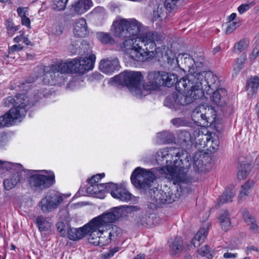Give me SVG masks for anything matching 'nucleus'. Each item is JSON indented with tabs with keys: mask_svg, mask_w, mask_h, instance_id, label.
Masks as SVG:
<instances>
[{
	"mask_svg": "<svg viewBox=\"0 0 259 259\" xmlns=\"http://www.w3.org/2000/svg\"><path fill=\"white\" fill-rule=\"evenodd\" d=\"M144 29L142 24L134 18L125 19L118 16L113 22L112 30L115 36L123 38L137 36L125 39L122 47L132 61H145L154 55L157 45L163 40L162 36L157 32H143Z\"/></svg>",
	"mask_w": 259,
	"mask_h": 259,
	"instance_id": "1",
	"label": "nucleus"
},
{
	"mask_svg": "<svg viewBox=\"0 0 259 259\" xmlns=\"http://www.w3.org/2000/svg\"><path fill=\"white\" fill-rule=\"evenodd\" d=\"M188 159L186 151L180 148L170 147L161 149L156 153V160L160 165L165 164L167 178L174 185H180L187 180V168L183 162V158Z\"/></svg>",
	"mask_w": 259,
	"mask_h": 259,
	"instance_id": "2",
	"label": "nucleus"
},
{
	"mask_svg": "<svg viewBox=\"0 0 259 259\" xmlns=\"http://www.w3.org/2000/svg\"><path fill=\"white\" fill-rule=\"evenodd\" d=\"M161 71H153L148 73L145 83L141 85L143 77L140 72L125 71L115 77L124 84L131 93L137 98L147 95L149 91L158 90L162 86Z\"/></svg>",
	"mask_w": 259,
	"mask_h": 259,
	"instance_id": "3",
	"label": "nucleus"
},
{
	"mask_svg": "<svg viewBox=\"0 0 259 259\" xmlns=\"http://www.w3.org/2000/svg\"><path fill=\"white\" fill-rule=\"evenodd\" d=\"M189 84L191 88H194L196 90H200L201 97L204 93L211 94L212 91L217 89L219 84L217 76L211 71L199 72L195 75L188 76V78H182L179 80L177 88L179 90H184Z\"/></svg>",
	"mask_w": 259,
	"mask_h": 259,
	"instance_id": "4",
	"label": "nucleus"
},
{
	"mask_svg": "<svg viewBox=\"0 0 259 259\" xmlns=\"http://www.w3.org/2000/svg\"><path fill=\"white\" fill-rule=\"evenodd\" d=\"M120 216L119 209L115 208L92 219L89 223V227L88 229L89 243L94 246H98L99 234H103V228L113 223Z\"/></svg>",
	"mask_w": 259,
	"mask_h": 259,
	"instance_id": "5",
	"label": "nucleus"
},
{
	"mask_svg": "<svg viewBox=\"0 0 259 259\" xmlns=\"http://www.w3.org/2000/svg\"><path fill=\"white\" fill-rule=\"evenodd\" d=\"M179 82V81L176 84V89L178 93H173L166 98L164 101L165 105L170 108L177 109L180 105H186L201 97L200 90L196 91L194 88L189 86V84L185 89L180 90L177 88Z\"/></svg>",
	"mask_w": 259,
	"mask_h": 259,
	"instance_id": "6",
	"label": "nucleus"
},
{
	"mask_svg": "<svg viewBox=\"0 0 259 259\" xmlns=\"http://www.w3.org/2000/svg\"><path fill=\"white\" fill-rule=\"evenodd\" d=\"M63 64H65V62L61 61L55 64L44 67V75L45 77L48 78V81H46L45 83L59 85L64 83L65 81V74L70 72L66 66L63 67Z\"/></svg>",
	"mask_w": 259,
	"mask_h": 259,
	"instance_id": "7",
	"label": "nucleus"
},
{
	"mask_svg": "<svg viewBox=\"0 0 259 259\" xmlns=\"http://www.w3.org/2000/svg\"><path fill=\"white\" fill-rule=\"evenodd\" d=\"M63 64H65V62L61 61L55 64L44 67V75L45 77L48 78V81H46L45 83L59 85L64 83L65 81V74L70 72L66 66L63 67Z\"/></svg>",
	"mask_w": 259,
	"mask_h": 259,
	"instance_id": "8",
	"label": "nucleus"
},
{
	"mask_svg": "<svg viewBox=\"0 0 259 259\" xmlns=\"http://www.w3.org/2000/svg\"><path fill=\"white\" fill-rule=\"evenodd\" d=\"M156 176L153 169H146L138 167L133 171L131 180L133 185L138 189H147L155 180Z\"/></svg>",
	"mask_w": 259,
	"mask_h": 259,
	"instance_id": "9",
	"label": "nucleus"
},
{
	"mask_svg": "<svg viewBox=\"0 0 259 259\" xmlns=\"http://www.w3.org/2000/svg\"><path fill=\"white\" fill-rule=\"evenodd\" d=\"M95 60V55H90L88 57H77L65 62L63 67L66 66L70 73L83 74L93 69Z\"/></svg>",
	"mask_w": 259,
	"mask_h": 259,
	"instance_id": "10",
	"label": "nucleus"
},
{
	"mask_svg": "<svg viewBox=\"0 0 259 259\" xmlns=\"http://www.w3.org/2000/svg\"><path fill=\"white\" fill-rule=\"evenodd\" d=\"M41 97L39 94L33 97H29L26 94H20L15 96V106L11 109V111L19 113V111L23 110V117L25 116L28 108L32 107L37 102Z\"/></svg>",
	"mask_w": 259,
	"mask_h": 259,
	"instance_id": "11",
	"label": "nucleus"
},
{
	"mask_svg": "<svg viewBox=\"0 0 259 259\" xmlns=\"http://www.w3.org/2000/svg\"><path fill=\"white\" fill-rule=\"evenodd\" d=\"M30 187L35 190H42L52 186L55 182V175L51 174L49 176L41 174L32 175L29 178Z\"/></svg>",
	"mask_w": 259,
	"mask_h": 259,
	"instance_id": "12",
	"label": "nucleus"
},
{
	"mask_svg": "<svg viewBox=\"0 0 259 259\" xmlns=\"http://www.w3.org/2000/svg\"><path fill=\"white\" fill-rule=\"evenodd\" d=\"M150 194L153 202L156 204L171 203L177 201L180 197L181 194L177 192L174 193L172 190L165 192L158 188L151 189Z\"/></svg>",
	"mask_w": 259,
	"mask_h": 259,
	"instance_id": "13",
	"label": "nucleus"
},
{
	"mask_svg": "<svg viewBox=\"0 0 259 259\" xmlns=\"http://www.w3.org/2000/svg\"><path fill=\"white\" fill-rule=\"evenodd\" d=\"M62 197L58 194L47 195L38 204L41 211L45 213L53 211L63 202Z\"/></svg>",
	"mask_w": 259,
	"mask_h": 259,
	"instance_id": "14",
	"label": "nucleus"
},
{
	"mask_svg": "<svg viewBox=\"0 0 259 259\" xmlns=\"http://www.w3.org/2000/svg\"><path fill=\"white\" fill-rule=\"evenodd\" d=\"M23 110L19 111V113L13 111L11 109L3 115L0 116V127L10 126L13 125L15 120L23 118Z\"/></svg>",
	"mask_w": 259,
	"mask_h": 259,
	"instance_id": "15",
	"label": "nucleus"
},
{
	"mask_svg": "<svg viewBox=\"0 0 259 259\" xmlns=\"http://www.w3.org/2000/svg\"><path fill=\"white\" fill-rule=\"evenodd\" d=\"M93 6L92 0H78L72 4L71 11L77 15L86 13Z\"/></svg>",
	"mask_w": 259,
	"mask_h": 259,
	"instance_id": "16",
	"label": "nucleus"
},
{
	"mask_svg": "<svg viewBox=\"0 0 259 259\" xmlns=\"http://www.w3.org/2000/svg\"><path fill=\"white\" fill-rule=\"evenodd\" d=\"M159 218L154 214H145L139 216L136 220L138 225L144 227H152L158 224Z\"/></svg>",
	"mask_w": 259,
	"mask_h": 259,
	"instance_id": "17",
	"label": "nucleus"
},
{
	"mask_svg": "<svg viewBox=\"0 0 259 259\" xmlns=\"http://www.w3.org/2000/svg\"><path fill=\"white\" fill-rule=\"evenodd\" d=\"M119 66V61L117 58L112 60L103 59L100 63V70L107 74L114 72Z\"/></svg>",
	"mask_w": 259,
	"mask_h": 259,
	"instance_id": "18",
	"label": "nucleus"
},
{
	"mask_svg": "<svg viewBox=\"0 0 259 259\" xmlns=\"http://www.w3.org/2000/svg\"><path fill=\"white\" fill-rule=\"evenodd\" d=\"M89 223L79 228H70L67 230L68 238L73 241L79 240L88 234Z\"/></svg>",
	"mask_w": 259,
	"mask_h": 259,
	"instance_id": "19",
	"label": "nucleus"
},
{
	"mask_svg": "<svg viewBox=\"0 0 259 259\" xmlns=\"http://www.w3.org/2000/svg\"><path fill=\"white\" fill-rule=\"evenodd\" d=\"M73 32L74 35L78 37H84L88 34L89 30L85 19L80 18L75 21Z\"/></svg>",
	"mask_w": 259,
	"mask_h": 259,
	"instance_id": "20",
	"label": "nucleus"
},
{
	"mask_svg": "<svg viewBox=\"0 0 259 259\" xmlns=\"http://www.w3.org/2000/svg\"><path fill=\"white\" fill-rule=\"evenodd\" d=\"M214 92L212 91L211 100L217 105L223 106L226 104L227 91L223 88H217Z\"/></svg>",
	"mask_w": 259,
	"mask_h": 259,
	"instance_id": "21",
	"label": "nucleus"
},
{
	"mask_svg": "<svg viewBox=\"0 0 259 259\" xmlns=\"http://www.w3.org/2000/svg\"><path fill=\"white\" fill-rule=\"evenodd\" d=\"M169 252L172 255L180 254L183 250V241L181 237H177L169 242Z\"/></svg>",
	"mask_w": 259,
	"mask_h": 259,
	"instance_id": "22",
	"label": "nucleus"
},
{
	"mask_svg": "<svg viewBox=\"0 0 259 259\" xmlns=\"http://www.w3.org/2000/svg\"><path fill=\"white\" fill-rule=\"evenodd\" d=\"M181 56L182 61L184 62L186 67L188 68L189 72V75L184 78H188V76L191 75H195L196 73H198V70L195 68V67L194 66L192 56L190 57L187 54H183L179 55V58H180Z\"/></svg>",
	"mask_w": 259,
	"mask_h": 259,
	"instance_id": "23",
	"label": "nucleus"
},
{
	"mask_svg": "<svg viewBox=\"0 0 259 259\" xmlns=\"http://www.w3.org/2000/svg\"><path fill=\"white\" fill-rule=\"evenodd\" d=\"M161 77L162 80V85L167 87H171L176 84L178 81V77L176 74L165 71H161Z\"/></svg>",
	"mask_w": 259,
	"mask_h": 259,
	"instance_id": "24",
	"label": "nucleus"
},
{
	"mask_svg": "<svg viewBox=\"0 0 259 259\" xmlns=\"http://www.w3.org/2000/svg\"><path fill=\"white\" fill-rule=\"evenodd\" d=\"M22 179L20 172L14 173L9 178L4 181V186L6 190H10L14 188Z\"/></svg>",
	"mask_w": 259,
	"mask_h": 259,
	"instance_id": "25",
	"label": "nucleus"
},
{
	"mask_svg": "<svg viewBox=\"0 0 259 259\" xmlns=\"http://www.w3.org/2000/svg\"><path fill=\"white\" fill-rule=\"evenodd\" d=\"M87 192L95 197L103 198L105 197L102 184H90L87 189Z\"/></svg>",
	"mask_w": 259,
	"mask_h": 259,
	"instance_id": "26",
	"label": "nucleus"
},
{
	"mask_svg": "<svg viewBox=\"0 0 259 259\" xmlns=\"http://www.w3.org/2000/svg\"><path fill=\"white\" fill-rule=\"evenodd\" d=\"M208 227L206 228H203L195 234L193 239L192 241V244L195 247H197L202 243L205 240L208 233Z\"/></svg>",
	"mask_w": 259,
	"mask_h": 259,
	"instance_id": "27",
	"label": "nucleus"
},
{
	"mask_svg": "<svg viewBox=\"0 0 259 259\" xmlns=\"http://www.w3.org/2000/svg\"><path fill=\"white\" fill-rule=\"evenodd\" d=\"M218 219L223 230L227 231L231 228V221L228 210H223Z\"/></svg>",
	"mask_w": 259,
	"mask_h": 259,
	"instance_id": "28",
	"label": "nucleus"
},
{
	"mask_svg": "<svg viewBox=\"0 0 259 259\" xmlns=\"http://www.w3.org/2000/svg\"><path fill=\"white\" fill-rule=\"evenodd\" d=\"M235 196V190L233 188H227L223 194L220 197L218 203L220 204L232 201V198Z\"/></svg>",
	"mask_w": 259,
	"mask_h": 259,
	"instance_id": "29",
	"label": "nucleus"
},
{
	"mask_svg": "<svg viewBox=\"0 0 259 259\" xmlns=\"http://www.w3.org/2000/svg\"><path fill=\"white\" fill-rule=\"evenodd\" d=\"M115 195L114 197V198L124 202H128L131 200L133 196L131 193L121 186L118 188Z\"/></svg>",
	"mask_w": 259,
	"mask_h": 259,
	"instance_id": "30",
	"label": "nucleus"
},
{
	"mask_svg": "<svg viewBox=\"0 0 259 259\" xmlns=\"http://www.w3.org/2000/svg\"><path fill=\"white\" fill-rule=\"evenodd\" d=\"M259 87V77L254 76L250 78L247 82V91L249 94H255Z\"/></svg>",
	"mask_w": 259,
	"mask_h": 259,
	"instance_id": "31",
	"label": "nucleus"
},
{
	"mask_svg": "<svg viewBox=\"0 0 259 259\" xmlns=\"http://www.w3.org/2000/svg\"><path fill=\"white\" fill-rule=\"evenodd\" d=\"M254 182L253 181H247L243 184L240 190L238 196L239 200L245 199L246 196L249 193L250 190L253 187Z\"/></svg>",
	"mask_w": 259,
	"mask_h": 259,
	"instance_id": "32",
	"label": "nucleus"
},
{
	"mask_svg": "<svg viewBox=\"0 0 259 259\" xmlns=\"http://www.w3.org/2000/svg\"><path fill=\"white\" fill-rule=\"evenodd\" d=\"M251 165L249 163L241 164L238 167V178L240 180L245 179L251 170Z\"/></svg>",
	"mask_w": 259,
	"mask_h": 259,
	"instance_id": "33",
	"label": "nucleus"
},
{
	"mask_svg": "<svg viewBox=\"0 0 259 259\" xmlns=\"http://www.w3.org/2000/svg\"><path fill=\"white\" fill-rule=\"evenodd\" d=\"M192 117L193 120L196 122H199L200 121L203 122V124L207 123L208 122L205 114L201 113L200 107L196 108L193 111Z\"/></svg>",
	"mask_w": 259,
	"mask_h": 259,
	"instance_id": "34",
	"label": "nucleus"
},
{
	"mask_svg": "<svg viewBox=\"0 0 259 259\" xmlns=\"http://www.w3.org/2000/svg\"><path fill=\"white\" fill-rule=\"evenodd\" d=\"M103 234H99V240L98 246H103L108 244L113 239L112 237H114L111 232H106L104 233V228L102 231Z\"/></svg>",
	"mask_w": 259,
	"mask_h": 259,
	"instance_id": "35",
	"label": "nucleus"
},
{
	"mask_svg": "<svg viewBox=\"0 0 259 259\" xmlns=\"http://www.w3.org/2000/svg\"><path fill=\"white\" fill-rule=\"evenodd\" d=\"M157 138L162 143H170L175 140V137L170 132L164 131L158 134Z\"/></svg>",
	"mask_w": 259,
	"mask_h": 259,
	"instance_id": "36",
	"label": "nucleus"
},
{
	"mask_svg": "<svg viewBox=\"0 0 259 259\" xmlns=\"http://www.w3.org/2000/svg\"><path fill=\"white\" fill-rule=\"evenodd\" d=\"M192 57L194 66L198 71L203 66L204 63V55L201 52L196 53L192 55Z\"/></svg>",
	"mask_w": 259,
	"mask_h": 259,
	"instance_id": "37",
	"label": "nucleus"
},
{
	"mask_svg": "<svg viewBox=\"0 0 259 259\" xmlns=\"http://www.w3.org/2000/svg\"><path fill=\"white\" fill-rule=\"evenodd\" d=\"M103 186L104 188V194H105V192H109L114 198V197L116 196L115 194L118 190V188L120 186H118L117 185L113 183H103Z\"/></svg>",
	"mask_w": 259,
	"mask_h": 259,
	"instance_id": "38",
	"label": "nucleus"
},
{
	"mask_svg": "<svg viewBox=\"0 0 259 259\" xmlns=\"http://www.w3.org/2000/svg\"><path fill=\"white\" fill-rule=\"evenodd\" d=\"M98 39L103 44H112L114 40L110 34L103 32L97 33Z\"/></svg>",
	"mask_w": 259,
	"mask_h": 259,
	"instance_id": "39",
	"label": "nucleus"
},
{
	"mask_svg": "<svg viewBox=\"0 0 259 259\" xmlns=\"http://www.w3.org/2000/svg\"><path fill=\"white\" fill-rule=\"evenodd\" d=\"M35 223L40 231H44L50 227V223L47 220V219L42 216L37 217Z\"/></svg>",
	"mask_w": 259,
	"mask_h": 259,
	"instance_id": "40",
	"label": "nucleus"
},
{
	"mask_svg": "<svg viewBox=\"0 0 259 259\" xmlns=\"http://www.w3.org/2000/svg\"><path fill=\"white\" fill-rule=\"evenodd\" d=\"M193 168L198 172H202L205 170L204 165L203 164V161L200 155L198 157L196 155L195 156L193 160Z\"/></svg>",
	"mask_w": 259,
	"mask_h": 259,
	"instance_id": "41",
	"label": "nucleus"
},
{
	"mask_svg": "<svg viewBox=\"0 0 259 259\" xmlns=\"http://www.w3.org/2000/svg\"><path fill=\"white\" fill-rule=\"evenodd\" d=\"M246 60L245 56H241L238 58L234 66L233 71L237 74L243 68Z\"/></svg>",
	"mask_w": 259,
	"mask_h": 259,
	"instance_id": "42",
	"label": "nucleus"
},
{
	"mask_svg": "<svg viewBox=\"0 0 259 259\" xmlns=\"http://www.w3.org/2000/svg\"><path fill=\"white\" fill-rule=\"evenodd\" d=\"M198 252L201 256H206L209 259L212 258L213 256V252H211L210 249L206 245L199 248L198 250Z\"/></svg>",
	"mask_w": 259,
	"mask_h": 259,
	"instance_id": "43",
	"label": "nucleus"
},
{
	"mask_svg": "<svg viewBox=\"0 0 259 259\" xmlns=\"http://www.w3.org/2000/svg\"><path fill=\"white\" fill-rule=\"evenodd\" d=\"M68 1V0H53V9L57 11L64 10Z\"/></svg>",
	"mask_w": 259,
	"mask_h": 259,
	"instance_id": "44",
	"label": "nucleus"
},
{
	"mask_svg": "<svg viewBox=\"0 0 259 259\" xmlns=\"http://www.w3.org/2000/svg\"><path fill=\"white\" fill-rule=\"evenodd\" d=\"M171 122L177 127L186 126L188 123V121L185 117L174 118L171 120Z\"/></svg>",
	"mask_w": 259,
	"mask_h": 259,
	"instance_id": "45",
	"label": "nucleus"
},
{
	"mask_svg": "<svg viewBox=\"0 0 259 259\" xmlns=\"http://www.w3.org/2000/svg\"><path fill=\"white\" fill-rule=\"evenodd\" d=\"M255 5L253 2L250 3L242 4L238 8V11L240 14H242L244 12L249 10L252 7Z\"/></svg>",
	"mask_w": 259,
	"mask_h": 259,
	"instance_id": "46",
	"label": "nucleus"
},
{
	"mask_svg": "<svg viewBox=\"0 0 259 259\" xmlns=\"http://www.w3.org/2000/svg\"><path fill=\"white\" fill-rule=\"evenodd\" d=\"M241 213L242 218L244 222L247 224L249 225L250 222L253 221L255 219L250 214L248 210L246 209H243L241 210Z\"/></svg>",
	"mask_w": 259,
	"mask_h": 259,
	"instance_id": "47",
	"label": "nucleus"
},
{
	"mask_svg": "<svg viewBox=\"0 0 259 259\" xmlns=\"http://www.w3.org/2000/svg\"><path fill=\"white\" fill-rule=\"evenodd\" d=\"M119 250L117 247H114L108 251L105 252L101 255V257L103 259H109L112 257L115 253L118 252Z\"/></svg>",
	"mask_w": 259,
	"mask_h": 259,
	"instance_id": "48",
	"label": "nucleus"
},
{
	"mask_svg": "<svg viewBox=\"0 0 259 259\" xmlns=\"http://www.w3.org/2000/svg\"><path fill=\"white\" fill-rule=\"evenodd\" d=\"M248 44V40L243 39L240 40L237 44H236L234 46V48L239 52H242L247 48Z\"/></svg>",
	"mask_w": 259,
	"mask_h": 259,
	"instance_id": "49",
	"label": "nucleus"
},
{
	"mask_svg": "<svg viewBox=\"0 0 259 259\" xmlns=\"http://www.w3.org/2000/svg\"><path fill=\"white\" fill-rule=\"evenodd\" d=\"M105 174L104 173L101 174H97L93 177H92L91 179L89 180V182L90 184H99L98 182L101 179L104 177Z\"/></svg>",
	"mask_w": 259,
	"mask_h": 259,
	"instance_id": "50",
	"label": "nucleus"
},
{
	"mask_svg": "<svg viewBox=\"0 0 259 259\" xmlns=\"http://www.w3.org/2000/svg\"><path fill=\"white\" fill-rule=\"evenodd\" d=\"M17 12L18 16L21 19L28 15V8L27 7H20L17 8Z\"/></svg>",
	"mask_w": 259,
	"mask_h": 259,
	"instance_id": "51",
	"label": "nucleus"
},
{
	"mask_svg": "<svg viewBox=\"0 0 259 259\" xmlns=\"http://www.w3.org/2000/svg\"><path fill=\"white\" fill-rule=\"evenodd\" d=\"M4 104L6 107H10L11 105L15 106V97H8L4 100Z\"/></svg>",
	"mask_w": 259,
	"mask_h": 259,
	"instance_id": "52",
	"label": "nucleus"
},
{
	"mask_svg": "<svg viewBox=\"0 0 259 259\" xmlns=\"http://www.w3.org/2000/svg\"><path fill=\"white\" fill-rule=\"evenodd\" d=\"M247 225L249 226V229L251 232L255 234L259 233V228L257 226L255 219L250 222L249 225Z\"/></svg>",
	"mask_w": 259,
	"mask_h": 259,
	"instance_id": "53",
	"label": "nucleus"
},
{
	"mask_svg": "<svg viewBox=\"0 0 259 259\" xmlns=\"http://www.w3.org/2000/svg\"><path fill=\"white\" fill-rule=\"evenodd\" d=\"M238 26V23L236 22H230L226 29V33H232Z\"/></svg>",
	"mask_w": 259,
	"mask_h": 259,
	"instance_id": "54",
	"label": "nucleus"
},
{
	"mask_svg": "<svg viewBox=\"0 0 259 259\" xmlns=\"http://www.w3.org/2000/svg\"><path fill=\"white\" fill-rule=\"evenodd\" d=\"M180 138L186 143L191 141V137L190 134L187 131L182 132L180 134Z\"/></svg>",
	"mask_w": 259,
	"mask_h": 259,
	"instance_id": "55",
	"label": "nucleus"
},
{
	"mask_svg": "<svg viewBox=\"0 0 259 259\" xmlns=\"http://www.w3.org/2000/svg\"><path fill=\"white\" fill-rule=\"evenodd\" d=\"M58 231L61 234L62 236H66V231L65 229V225L62 222H59L56 224Z\"/></svg>",
	"mask_w": 259,
	"mask_h": 259,
	"instance_id": "56",
	"label": "nucleus"
},
{
	"mask_svg": "<svg viewBox=\"0 0 259 259\" xmlns=\"http://www.w3.org/2000/svg\"><path fill=\"white\" fill-rule=\"evenodd\" d=\"M13 166V164L11 162L0 160V166L4 168L9 170L11 169Z\"/></svg>",
	"mask_w": 259,
	"mask_h": 259,
	"instance_id": "57",
	"label": "nucleus"
},
{
	"mask_svg": "<svg viewBox=\"0 0 259 259\" xmlns=\"http://www.w3.org/2000/svg\"><path fill=\"white\" fill-rule=\"evenodd\" d=\"M258 56H259V47H255L254 48L251 54L250 55L249 59L250 60H254Z\"/></svg>",
	"mask_w": 259,
	"mask_h": 259,
	"instance_id": "58",
	"label": "nucleus"
},
{
	"mask_svg": "<svg viewBox=\"0 0 259 259\" xmlns=\"http://www.w3.org/2000/svg\"><path fill=\"white\" fill-rule=\"evenodd\" d=\"M21 24L25 26L27 28H30L31 27L30 20L27 16L21 18Z\"/></svg>",
	"mask_w": 259,
	"mask_h": 259,
	"instance_id": "59",
	"label": "nucleus"
},
{
	"mask_svg": "<svg viewBox=\"0 0 259 259\" xmlns=\"http://www.w3.org/2000/svg\"><path fill=\"white\" fill-rule=\"evenodd\" d=\"M22 49V47L20 45H14L9 48V53H13L15 51H20Z\"/></svg>",
	"mask_w": 259,
	"mask_h": 259,
	"instance_id": "60",
	"label": "nucleus"
},
{
	"mask_svg": "<svg viewBox=\"0 0 259 259\" xmlns=\"http://www.w3.org/2000/svg\"><path fill=\"white\" fill-rule=\"evenodd\" d=\"M207 144H209V143H211V145L210 146V147H211L213 149L215 150L218 149L219 147V142L217 140H209L207 141Z\"/></svg>",
	"mask_w": 259,
	"mask_h": 259,
	"instance_id": "61",
	"label": "nucleus"
},
{
	"mask_svg": "<svg viewBox=\"0 0 259 259\" xmlns=\"http://www.w3.org/2000/svg\"><path fill=\"white\" fill-rule=\"evenodd\" d=\"M7 29L8 31H11L12 32H14L17 30V29L14 26L13 23L11 21L7 22Z\"/></svg>",
	"mask_w": 259,
	"mask_h": 259,
	"instance_id": "62",
	"label": "nucleus"
},
{
	"mask_svg": "<svg viewBox=\"0 0 259 259\" xmlns=\"http://www.w3.org/2000/svg\"><path fill=\"white\" fill-rule=\"evenodd\" d=\"M238 255V254L237 253H232L231 252H226L224 254L223 256L225 258H236Z\"/></svg>",
	"mask_w": 259,
	"mask_h": 259,
	"instance_id": "63",
	"label": "nucleus"
},
{
	"mask_svg": "<svg viewBox=\"0 0 259 259\" xmlns=\"http://www.w3.org/2000/svg\"><path fill=\"white\" fill-rule=\"evenodd\" d=\"M53 32L55 35L60 36L63 32L62 28L60 26H56Z\"/></svg>",
	"mask_w": 259,
	"mask_h": 259,
	"instance_id": "64",
	"label": "nucleus"
}]
</instances>
